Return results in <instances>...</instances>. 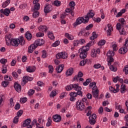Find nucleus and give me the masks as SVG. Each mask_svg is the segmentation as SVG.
Returning <instances> with one entry per match:
<instances>
[{
  "label": "nucleus",
  "mask_w": 128,
  "mask_h": 128,
  "mask_svg": "<svg viewBox=\"0 0 128 128\" xmlns=\"http://www.w3.org/2000/svg\"><path fill=\"white\" fill-rule=\"evenodd\" d=\"M54 4L56 6H60V4H62V2L58 1V0H56L54 2Z\"/></svg>",
  "instance_id": "50"
},
{
  "label": "nucleus",
  "mask_w": 128,
  "mask_h": 128,
  "mask_svg": "<svg viewBox=\"0 0 128 128\" xmlns=\"http://www.w3.org/2000/svg\"><path fill=\"white\" fill-rule=\"evenodd\" d=\"M36 70V68L34 67L28 66L26 68V71L28 72H34Z\"/></svg>",
  "instance_id": "31"
},
{
  "label": "nucleus",
  "mask_w": 128,
  "mask_h": 128,
  "mask_svg": "<svg viewBox=\"0 0 128 128\" xmlns=\"http://www.w3.org/2000/svg\"><path fill=\"white\" fill-rule=\"evenodd\" d=\"M4 96L3 94H0V108L2 106V102H4Z\"/></svg>",
  "instance_id": "38"
},
{
  "label": "nucleus",
  "mask_w": 128,
  "mask_h": 128,
  "mask_svg": "<svg viewBox=\"0 0 128 128\" xmlns=\"http://www.w3.org/2000/svg\"><path fill=\"white\" fill-rule=\"evenodd\" d=\"M42 58H46L48 56V52H46V50H43L42 52Z\"/></svg>",
  "instance_id": "49"
},
{
  "label": "nucleus",
  "mask_w": 128,
  "mask_h": 128,
  "mask_svg": "<svg viewBox=\"0 0 128 128\" xmlns=\"http://www.w3.org/2000/svg\"><path fill=\"white\" fill-rule=\"evenodd\" d=\"M98 92H100V91H98V88L96 89H94L92 90V94L94 98H97L98 100Z\"/></svg>",
  "instance_id": "13"
},
{
  "label": "nucleus",
  "mask_w": 128,
  "mask_h": 128,
  "mask_svg": "<svg viewBox=\"0 0 128 128\" xmlns=\"http://www.w3.org/2000/svg\"><path fill=\"white\" fill-rule=\"evenodd\" d=\"M76 106L78 110H84L86 106L82 102L78 100L76 102Z\"/></svg>",
  "instance_id": "3"
},
{
  "label": "nucleus",
  "mask_w": 128,
  "mask_h": 128,
  "mask_svg": "<svg viewBox=\"0 0 128 128\" xmlns=\"http://www.w3.org/2000/svg\"><path fill=\"white\" fill-rule=\"evenodd\" d=\"M52 120L55 122H60L62 120V116L58 114H55L52 116Z\"/></svg>",
  "instance_id": "12"
},
{
  "label": "nucleus",
  "mask_w": 128,
  "mask_h": 128,
  "mask_svg": "<svg viewBox=\"0 0 128 128\" xmlns=\"http://www.w3.org/2000/svg\"><path fill=\"white\" fill-rule=\"evenodd\" d=\"M14 88L18 92H22V86L18 83L16 82L14 84Z\"/></svg>",
  "instance_id": "14"
},
{
  "label": "nucleus",
  "mask_w": 128,
  "mask_h": 128,
  "mask_svg": "<svg viewBox=\"0 0 128 128\" xmlns=\"http://www.w3.org/2000/svg\"><path fill=\"white\" fill-rule=\"evenodd\" d=\"M19 119H20V118L17 116L14 117V118L13 119L14 124H18V122Z\"/></svg>",
  "instance_id": "56"
},
{
  "label": "nucleus",
  "mask_w": 128,
  "mask_h": 128,
  "mask_svg": "<svg viewBox=\"0 0 128 128\" xmlns=\"http://www.w3.org/2000/svg\"><path fill=\"white\" fill-rule=\"evenodd\" d=\"M34 94V90L32 89H30L29 90V91L28 92V96H32Z\"/></svg>",
  "instance_id": "55"
},
{
  "label": "nucleus",
  "mask_w": 128,
  "mask_h": 128,
  "mask_svg": "<svg viewBox=\"0 0 128 128\" xmlns=\"http://www.w3.org/2000/svg\"><path fill=\"white\" fill-rule=\"evenodd\" d=\"M8 84H10V82L8 81H4L2 82V86L3 88H6L8 86Z\"/></svg>",
  "instance_id": "41"
},
{
  "label": "nucleus",
  "mask_w": 128,
  "mask_h": 128,
  "mask_svg": "<svg viewBox=\"0 0 128 128\" xmlns=\"http://www.w3.org/2000/svg\"><path fill=\"white\" fill-rule=\"evenodd\" d=\"M48 36L49 38H50V40H54V34L52 32H49L48 33Z\"/></svg>",
  "instance_id": "52"
},
{
  "label": "nucleus",
  "mask_w": 128,
  "mask_h": 128,
  "mask_svg": "<svg viewBox=\"0 0 128 128\" xmlns=\"http://www.w3.org/2000/svg\"><path fill=\"white\" fill-rule=\"evenodd\" d=\"M2 74H6V66L2 65Z\"/></svg>",
  "instance_id": "48"
},
{
  "label": "nucleus",
  "mask_w": 128,
  "mask_h": 128,
  "mask_svg": "<svg viewBox=\"0 0 128 128\" xmlns=\"http://www.w3.org/2000/svg\"><path fill=\"white\" fill-rule=\"evenodd\" d=\"M44 44V40L42 39H38L35 40L34 42V45L36 48H38V46H42Z\"/></svg>",
  "instance_id": "9"
},
{
  "label": "nucleus",
  "mask_w": 128,
  "mask_h": 128,
  "mask_svg": "<svg viewBox=\"0 0 128 128\" xmlns=\"http://www.w3.org/2000/svg\"><path fill=\"white\" fill-rule=\"evenodd\" d=\"M13 46H18L20 44V39L18 38H12L11 40V44H10Z\"/></svg>",
  "instance_id": "10"
},
{
  "label": "nucleus",
  "mask_w": 128,
  "mask_h": 128,
  "mask_svg": "<svg viewBox=\"0 0 128 128\" xmlns=\"http://www.w3.org/2000/svg\"><path fill=\"white\" fill-rule=\"evenodd\" d=\"M65 88L66 90H68V92L72 90V84L68 85L65 87Z\"/></svg>",
  "instance_id": "47"
},
{
  "label": "nucleus",
  "mask_w": 128,
  "mask_h": 128,
  "mask_svg": "<svg viewBox=\"0 0 128 128\" xmlns=\"http://www.w3.org/2000/svg\"><path fill=\"white\" fill-rule=\"evenodd\" d=\"M72 10H74V9H72V8L70 7V8H67L66 9L65 12H66L68 13L72 12Z\"/></svg>",
  "instance_id": "63"
},
{
  "label": "nucleus",
  "mask_w": 128,
  "mask_h": 128,
  "mask_svg": "<svg viewBox=\"0 0 128 128\" xmlns=\"http://www.w3.org/2000/svg\"><path fill=\"white\" fill-rule=\"evenodd\" d=\"M40 16V12L38 11H36L32 14V16L34 18H38V16Z\"/></svg>",
  "instance_id": "43"
},
{
  "label": "nucleus",
  "mask_w": 128,
  "mask_h": 128,
  "mask_svg": "<svg viewBox=\"0 0 128 128\" xmlns=\"http://www.w3.org/2000/svg\"><path fill=\"white\" fill-rule=\"evenodd\" d=\"M107 62L108 66H110L112 62H114V58H112V57L107 58Z\"/></svg>",
  "instance_id": "37"
},
{
  "label": "nucleus",
  "mask_w": 128,
  "mask_h": 128,
  "mask_svg": "<svg viewBox=\"0 0 128 128\" xmlns=\"http://www.w3.org/2000/svg\"><path fill=\"white\" fill-rule=\"evenodd\" d=\"M44 36V33H42L40 32H38L36 33V36L37 38H42Z\"/></svg>",
  "instance_id": "59"
},
{
  "label": "nucleus",
  "mask_w": 128,
  "mask_h": 128,
  "mask_svg": "<svg viewBox=\"0 0 128 128\" xmlns=\"http://www.w3.org/2000/svg\"><path fill=\"white\" fill-rule=\"evenodd\" d=\"M120 32V34H122L123 36H126V32L124 30V29L122 28L121 30H119Z\"/></svg>",
  "instance_id": "54"
},
{
  "label": "nucleus",
  "mask_w": 128,
  "mask_h": 128,
  "mask_svg": "<svg viewBox=\"0 0 128 128\" xmlns=\"http://www.w3.org/2000/svg\"><path fill=\"white\" fill-rule=\"evenodd\" d=\"M96 115L92 114L89 116V122L90 124H96Z\"/></svg>",
  "instance_id": "7"
},
{
  "label": "nucleus",
  "mask_w": 128,
  "mask_h": 128,
  "mask_svg": "<svg viewBox=\"0 0 128 128\" xmlns=\"http://www.w3.org/2000/svg\"><path fill=\"white\" fill-rule=\"evenodd\" d=\"M52 11V6L48 5L46 6L44 8V12L46 13L50 12Z\"/></svg>",
  "instance_id": "26"
},
{
  "label": "nucleus",
  "mask_w": 128,
  "mask_h": 128,
  "mask_svg": "<svg viewBox=\"0 0 128 128\" xmlns=\"http://www.w3.org/2000/svg\"><path fill=\"white\" fill-rule=\"evenodd\" d=\"M60 40H56L52 44V46H53L54 48H56V46H60Z\"/></svg>",
  "instance_id": "45"
},
{
  "label": "nucleus",
  "mask_w": 128,
  "mask_h": 128,
  "mask_svg": "<svg viewBox=\"0 0 128 128\" xmlns=\"http://www.w3.org/2000/svg\"><path fill=\"white\" fill-rule=\"evenodd\" d=\"M110 70H112V72H115L118 70V68H116V67H115L112 65H111L110 66Z\"/></svg>",
  "instance_id": "46"
},
{
  "label": "nucleus",
  "mask_w": 128,
  "mask_h": 128,
  "mask_svg": "<svg viewBox=\"0 0 128 128\" xmlns=\"http://www.w3.org/2000/svg\"><path fill=\"white\" fill-rule=\"evenodd\" d=\"M72 88L75 90H82V87L78 86V84H72Z\"/></svg>",
  "instance_id": "20"
},
{
  "label": "nucleus",
  "mask_w": 128,
  "mask_h": 128,
  "mask_svg": "<svg viewBox=\"0 0 128 128\" xmlns=\"http://www.w3.org/2000/svg\"><path fill=\"white\" fill-rule=\"evenodd\" d=\"M48 70L50 74H52V72H54V68L52 67V66L50 65L48 66Z\"/></svg>",
  "instance_id": "61"
},
{
  "label": "nucleus",
  "mask_w": 128,
  "mask_h": 128,
  "mask_svg": "<svg viewBox=\"0 0 128 128\" xmlns=\"http://www.w3.org/2000/svg\"><path fill=\"white\" fill-rule=\"evenodd\" d=\"M118 22H120L121 24H122L123 26H124V24H126V20H124V18L119 19Z\"/></svg>",
  "instance_id": "58"
},
{
  "label": "nucleus",
  "mask_w": 128,
  "mask_h": 128,
  "mask_svg": "<svg viewBox=\"0 0 128 128\" xmlns=\"http://www.w3.org/2000/svg\"><path fill=\"white\" fill-rule=\"evenodd\" d=\"M69 6L72 8V10H74V6H76V2H74L72 1L70 2Z\"/></svg>",
  "instance_id": "40"
},
{
  "label": "nucleus",
  "mask_w": 128,
  "mask_h": 128,
  "mask_svg": "<svg viewBox=\"0 0 128 128\" xmlns=\"http://www.w3.org/2000/svg\"><path fill=\"white\" fill-rule=\"evenodd\" d=\"M64 65L62 64L59 65L56 68V70L58 72V74H60L61 72L64 70Z\"/></svg>",
  "instance_id": "16"
},
{
  "label": "nucleus",
  "mask_w": 128,
  "mask_h": 128,
  "mask_svg": "<svg viewBox=\"0 0 128 128\" xmlns=\"http://www.w3.org/2000/svg\"><path fill=\"white\" fill-rule=\"evenodd\" d=\"M78 44H80V42L78 40H76L73 41V45L74 46H78Z\"/></svg>",
  "instance_id": "51"
},
{
  "label": "nucleus",
  "mask_w": 128,
  "mask_h": 128,
  "mask_svg": "<svg viewBox=\"0 0 128 128\" xmlns=\"http://www.w3.org/2000/svg\"><path fill=\"white\" fill-rule=\"evenodd\" d=\"M80 58H86L88 56V47H82L80 49Z\"/></svg>",
  "instance_id": "1"
},
{
  "label": "nucleus",
  "mask_w": 128,
  "mask_h": 128,
  "mask_svg": "<svg viewBox=\"0 0 128 128\" xmlns=\"http://www.w3.org/2000/svg\"><path fill=\"white\" fill-rule=\"evenodd\" d=\"M10 4V0H7L5 2H3L2 4V8H6Z\"/></svg>",
  "instance_id": "32"
},
{
  "label": "nucleus",
  "mask_w": 128,
  "mask_h": 128,
  "mask_svg": "<svg viewBox=\"0 0 128 128\" xmlns=\"http://www.w3.org/2000/svg\"><path fill=\"white\" fill-rule=\"evenodd\" d=\"M84 22V17H80L78 18L75 22L73 24V26L74 28H76L78 26L82 24Z\"/></svg>",
  "instance_id": "4"
},
{
  "label": "nucleus",
  "mask_w": 128,
  "mask_h": 128,
  "mask_svg": "<svg viewBox=\"0 0 128 128\" xmlns=\"http://www.w3.org/2000/svg\"><path fill=\"white\" fill-rule=\"evenodd\" d=\"M25 36L28 40H32V34H30V32H27L26 33Z\"/></svg>",
  "instance_id": "25"
},
{
  "label": "nucleus",
  "mask_w": 128,
  "mask_h": 128,
  "mask_svg": "<svg viewBox=\"0 0 128 128\" xmlns=\"http://www.w3.org/2000/svg\"><path fill=\"white\" fill-rule=\"evenodd\" d=\"M64 36L68 38L69 40H74V36L68 34V33H66L64 34Z\"/></svg>",
  "instance_id": "21"
},
{
  "label": "nucleus",
  "mask_w": 128,
  "mask_h": 128,
  "mask_svg": "<svg viewBox=\"0 0 128 128\" xmlns=\"http://www.w3.org/2000/svg\"><path fill=\"white\" fill-rule=\"evenodd\" d=\"M4 78L5 80H8V82H10V80H12V77L8 76H5Z\"/></svg>",
  "instance_id": "62"
},
{
  "label": "nucleus",
  "mask_w": 128,
  "mask_h": 128,
  "mask_svg": "<svg viewBox=\"0 0 128 128\" xmlns=\"http://www.w3.org/2000/svg\"><path fill=\"white\" fill-rule=\"evenodd\" d=\"M100 52V48L92 49L91 51L90 56L92 58H96L98 56V54Z\"/></svg>",
  "instance_id": "6"
},
{
  "label": "nucleus",
  "mask_w": 128,
  "mask_h": 128,
  "mask_svg": "<svg viewBox=\"0 0 128 128\" xmlns=\"http://www.w3.org/2000/svg\"><path fill=\"white\" fill-rule=\"evenodd\" d=\"M114 56V52L113 51L108 50L107 52V54H106L107 58H112Z\"/></svg>",
  "instance_id": "24"
},
{
  "label": "nucleus",
  "mask_w": 128,
  "mask_h": 128,
  "mask_svg": "<svg viewBox=\"0 0 128 128\" xmlns=\"http://www.w3.org/2000/svg\"><path fill=\"white\" fill-rule=\"evenodd\" d=\"M50 98H54V96H56V90H52L50 94Z\"/></svg>",
  "instance_id": "53"
},
{
  "label": "nucleus",
  "mask_w": 128,
  "mask_h": 128,
  "mask_svg": "<svg viewBox=\"0 0 128 128\" xmlns=\"http://www.w3.org/2000/svg\"><path fill=\"white\" fill-rule=\"evenodd\" d=\"M124 72L126 74H128V65L124 66Z\"/></svg>",
  "instance_id": "64"
},
{
  "label": "nucleus",
  "mask_w": 128,
  "mask_h": 128,
  "mask_svg": "<svg viewBox=\"0 0 128 128\" xmlns=\"http://www.w3.org/2000/svg\"><path fill=\"white\" fill-rule=\"evenodd\" d=\"M52 117H48L47 123L46 124V126H52Z\"/></svg>",
  "instance_id": "36"
},
{
  "label": "nucleus",
  "mask_w": 128,
  "mask_h": 128,
  "mask_svg": "<svg viewBox=\"0 0 128 128\" xmlns=\"http://www.w3.org/2000/svg\"><path fill=\"white\" fill-rule=\"evenodd\" d=\"M98 46H104V44H106V40H100L98 42Z\"/></svg>",
  "instance_id": "34"
},
{
  "label": "nucleus",
  "mask_w": 128,
  "mask_h": 128,
  "mask_svg": "<svg viewBox=\"0 0 128 128\" xmlns=\"http://www.w3.org/2000/svg\"><path fill=\"white\" fill-rule=\"evenodd\" d=\"M96 38H98V35L96 34L95 32H93L92 36L90 37V40H96Z\"/></svg>",
  "instance_id": "39"
},
{
  "label": "nucleus",
  "mask_w": 128,
  "mask_h": 128,
  "mask_svg": "<svg viewBox=\"0 0 128 128\" xmlns=\"http://www.w3.org/2000/svg\"><path fill=\"white\" fill-rule=\"evenodd\" d=\"M39 30L40 32H46L48 30V28L46 26L41 25L39 27Z\"/></svg>",
  "instance_id": "30"
},
{
  "label": "nucleus",
  "mask_w": 128,
  "mask_h": 128,
  "mask_svg": "<svg viewBox=\"0 0 128 128\" xmlns=\"http://www.w3.org/2000/svg\"><path fill=\"white\" fill-rule=\"evenodd\" d=\"M32 122V120L30 118H28L25 120L23 124V126H30V124Z\"/></svg>",
  "instance_id": "23"
},
{
  "label": "nucleus",
  "mask_w": 128,
  "mask_h": 128,
  "mask_svg": "<svg viewBox=\"0 0 128 128\" xmlns=\"http://www.w3.org/2000/svg\"><path fill=\"white\" fill-rule=\"evenodd\" d=\"M84 76V74L82 72H80L77 76H76L74 77V80H80V82H82L84 80V78H82V77Z\"/></svg>",
  "instance_id": "8"
},
{
  "label": "nucleus",
  "mask_w": 128,
  "mask_h": 128,
  "mask_svg": "<svg viewBox=\"0 0 128 128\" xmlns=\"http://www.w3.org/2000/svg\"><path fill=\"white\" fill-rule=\"evenodd\" d=\"M27 100H28V98L26 97L20 98V102H21V104H24L26 102Z\"/></svg>",
  "instance_id": "44"
},
{
  "label": "nucleus",
  "mask_w": 128,
  "mask_h": 128,
  "mask_svg": "<svg viewBox=\"0 0 128 128\" xmlns=\"http://www.w3.org/2000/svg\"><path fill=\"white\" fill-rule=\"evenodd\" d=\"M90 88H92V90H96L98 87L96 86V82H92L90 84Z\"/></svg>",
  "instance_id": "28"
},
{
  "label": "nucleus",
  "mask_w": 128,
  "mask_h": 128,
  "mask_svg": "<svg viewBox=\"0 0 128 128\" xmlns=\"http://www.w3.org/2000/svg\"><path fill=\"white\" fill-rule=\"evenodd\" d=\"M79 40V44H86V40L84 39L81 38Z\"/></svg>",
  "instance_id": "60"
},
{
  "label": "nucleus",
  "mask_w": 128,
  "mask_h": 128,
  "mask_svg": "<svg viewBox=\"0 0 128 128\" xmlns=\"http://www.w3.org/2000/svg\"><path fill=\"white\" fill-rule=\"evenodd\" d=\"M68 55L66 52H61L56 54V58L58 60H60V58H68Z\"/></svg>",
  "instance_id": "5"
},
{
  "label": "nucleus",
  "mask_w": 128,
  "mask_h": 128,
  "mask_svg": "<svg viewBox=\"0 0 128 128\" xmlns=\"http://www.w3.org/2000/svg\"><path fill=\"white\" fill-rule=\"evenodd\" d=\"M116 28L118 30H120L124 28V25H122V24H120V22H118L116 24Z\"/></svg>",
  "instance_id": "27"
},
{
  "label": "nucleus",
  "mask_w": 128,
  "mask_h": 128,
  "mask_svg": "<svg viewBox=\"0 0 128 128\" xmlns=\"http://www.w3.org/2000/svg\"><path fill=\"white\" fill-rule=\"evenodd\" d=\"M94 13L92 10H90L87 14L86 16H84V24H86V22H88V20H90V18H94Z\"/></svg>",
  "instance_id": "2"
},
{
  "label": "nucleus",
  "mask_w": 128,
  "mask_h": 128,
  "mask_svg": "<svg viewBox=\"0 0 128 128\" xmlns=\"http://www.w3.org/2000/svg\"><path fill=\"white\" fill-rule=\"evenodd\" d=\"M19 42L20 44H21V46H24V44H26L24 39V36H20L19 38Z\"/></svg>",
  "instance_id": "33"
},
{
  "label": "nucleus",
  "mask_w": 128,
  "mask_h": 128,
  "mask_svg": "<svg viewBox=\"0 0 128 128\" xmlns=\"http://www.w3.org/2000/svg\"><path fill=\"white\" fill-rule=\"evenodd\" d=\"M126 85L122 84L120 86V92L122 94H124L126 92Z\"/></svg>",
  "instance_id": "29"
},
{
  "label": "nucleus",
  "mask_w": 128,
  "mask_h": 128,
  "mask_svg": "<svg viewBox=\"0 0 128 128\" xmlns=\"http://www.w3.org/2000/svg\"><path fill=\"white\" fill-rule=\"evenodd\" d=\"M127 52H128V48H126V46L120 48L119 50V52L122 54H126Z\"/></svg>",
  "instance_id": "22"
},
{
  "label": "nucleus",
  "mask_w": 128,
  "mask_h": 128,
  "mask_svg": "<svg viewBox=\"0 0 128 128\" xmlns=\"http://www.w3.org/2000/svg\"><path fill=\"white\" fill-rule=\"evenodd\" d=\"M24 112L22 110H20L16 114V116L20 118V116H22Z\"/></svg>",
  "instance_id": "57"
},
{
  "label": "nucleus",
  "mask_w": 128,
  "mask_h": 128,
  "mask_svg": "<svg viewBox=\"0 0 128 128\" xmlns=\"http://www.w3.org/2000/svg\"><path fill=\"white\" fill-rule=\"evenodd\" d=\"M32 80H34V78L32 77H30L29 76H24L23 77L22 82L24 84H26L28 82Z\"/></svg>",
  "instance_id": "15"
},
{
  "label": "nucleus",
  "mask_w": 128,
  "mask_h": 128,
  "mask_svg": "<svg viewBox=\"0 0 128 128\" xmlns=\"http://www.w3.org/2000/svg\"><path fill=\"white\" fill-rule=\"evenodd\" d=\"M0 64H2L3 66H6V64L8 62V60L2 58L0 60Z\"/></svg>",
  "instance_id": "42"
},
{
  "label": "nucleus",
  "mask_w": 128,
  "mask_h": 128,
  "mask_svg": "<svg viewBox=\"0 0 128 128\" xmlns=\"http://www.w3.org/2000/svg\"><path fill=\"white\" fill-rule=\"evenodd\" d=\"M6 40L7 46H10L12 39H10V35H6Z\"/></svg>",
  "instance_id": "19"
},
{
  "label": "nucleus",
  "mask_w": 128,
  "mask_h": 128,
  "mask_svg": "<svg viewBox=\"0 0 128 128\" xmlns=\"http://www.w3.org/2000/svg\"><path fill=\"white\" fill-rule=\"evenodd\" d=\"M72 74H74V68H70L66 70V76H72Z\"/></svg>",
  "instance_id": "18"
},
{
  "label": "nucleus",
  "mask_w": 128,
  "mask_h": 128,
  "mask_svg": "<svg viewBox=\"0 0 128 128\" xmlns=\"http://www.w3.org/2000/svg\"><path fill=\"white\" fill-rule=\"evenodd\" d=\"M36 48V46H35L34 44H32L30 47L28 48V52L29 54H32L34 50Z\"/></svg>",
  "instance_id": "17"
},
{
  "label": "nucleus",
  "mask_w": 128,
  "mask_h": 128,
  "mask_svg": "<svg viewBox=\"0 0 128 128\" xmlns=\"http://www.w3.org/2000/svg\"><path fill=\"white\" fill-rule=\"evenodd\" d=\"M0 14H3L6 16H8L10 14V10L9 8L1 9L0 10Z\"/></svg>",
  "instance_id": "11"
},
{
  "label": "nucleus",
  "mask_w": 128,
  "mask_h": 128,
  "mask_svg": "<svg viewBox=\"0 0 128 128\" xmlns=\"http://www.w3.org/2000/svg\"><path fill=\"white\" fill-rule=\"evenodd\" d=\"M94 43L93 41H90L86 46H84L83 48H88V50H90V46H94Z\"/></svg>",
  "instance_id": "35"
}]
</instances>
